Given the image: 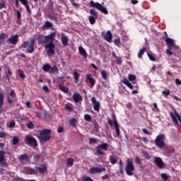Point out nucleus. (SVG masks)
<instances>
[{
	"mask_svg": "<svg viewBox=\"0 0 181 181\" xmlns=\"http://www.w3.org/2000/svg\"><path fill=\"white\" fill-rule=\"evenodd\" d=\"M21 47L26 49L27 53H33L35 52V39H32L30 42H24L21 45Z\"/></svg>",
	"mask_w": 181,
	"mask_h": 181,
	"instance_id": "f257e3e1",
	"label": "nucleus"
},
{
	"mask_svg": "<svg viewBox=\"0 0 181 181\" xmlns=\"http://www.w3.org/2000/svg\"><path fill=\"white\" fill-rule=\"evenodd\" d=\"M38 139L40 142H47V141H49L50 139V129H45L40 131Z\"/></svg>",
	"mask_w": 181,
	"mask_h": 181,
	"instance_id": "f03ea898",
	"label": "nucleus"
},
{
	"mask_svg": "<svg viewBox=\"0 0 181 181\" xmlns=\"http://www.w3.org/2000/svg\"><path fill=\"white\" fill-rule=\"evenodd\" d=\"M124 170L127 176L134 175V170H135V167L134 166V163L132 162V160L128 159L127 160V165L124 168Z\"/></svg>",
	"mask_w": 181,
	"mask_h": 181,
	"instance_id": "7ed1b4c3",
	"label": "nucleus"
},
{
	"mask_svg": "<svg viewBox=\"0 0 181 181\" xmlns=\"http://www.w3.org/2000/svg\"><path fill=\"white\" fill-rule=\"evenodd\" d=\"M24 141L27 145H29V146H32V148H36V146H37V141H36L35 137L30 135H26Z\"/></svg>",
	"mask_w": 181,
	"mask_h": 181,
	"instance_id": "20e7f679",
	"label": "nucleus"
},
{
	"mask_svg": "<svg viewBox=\"0 0 181 181\" xmlns=\"http://www.w3.org/2000/svg\"><path fill=\"white\" fill-rule=\"evenodd\" d=\"M90 5L92 8H96V9H98V11L103 12V13H105V15H108V10H107V8L103 6V5L100 4V3H94V1L91 0L90 1Z\"/></svg>",
	"mask_w": 181,
	"mask_h": 181,
	"instance_id": "39448f33",
	"label": "nucleus"
},
{
	"mask_svg": "<svg viewBox=\"0 0 181 181\" xmlns=\"http://www.w3.org/2000/svg\"><path fill=\"white\" fill-rule=\"evenodd\" d=\"M155 144L158 148H160V149H162V148L165 147V134H160L158 135L156 140Z\"/></svg>",
	"mask_w": 181,
	"mask_h": 181,
	"instance_id": "423d86ee",
	"label": "nucleus"
},
{
	"mask_svg": "<svg viewBox=\"0 0 181 181\" xmlns=\"http://www.w3.org/2000/svg\"><path fill=\"white\" fill-rule=\"evenodd\" d=\"M54 47H56V46L54 45V44H53V42H50L49 44H47L45 46L47 56L52 57V56L54 54Z\"/></svg>",
	"mask_w": 181,
	"mask_h": 181,
	"instance_id": "0eeeda50",
	"label": "nucleus"
},
{
	"mask_svg": "<svg viewBox=\"0 0 181 181\" xmlns=\"http://www.w3.org/2000/svg\"><path fill=\"white\" fill-rule=\"evenodd\" d=\"M102 36L103 37V39L106 40V42H108L109 43L112 42V33H111L110 30H108L107 32H103Z\"/></svg>",
	"mask_w": 181,
	"mask_h": 181,
	"instance_id": "6e6552de",
	"label": "nucleus"
},
{
	"mask_svg": "<svg viewBox=\"0 0 181 181\" xmlns=\"http://www.w3.org/2000/svg\"><path fill=\"white\" fill-rule=\"evenodd\" d=\"M105 170H107L105 168L93 167L89 170V173H90V175H94L95 173H101L103 172H105Z\"/></svg>",
	"mask_w": 181,
	"mask_h": 181,
	"instance_id": "1a4fd4ad",
	"label": "nucleus"
},
{
	"mask_svg": "<svg viewBox=\"0 0 181 181\" xmlns=\"http://www.w3.org/2000/svg\"><path fill=\"white\" fill-rule=\"evenodd\" d=\"M154 163H156V166L159 168V169H165L166 165L163 163L162 159H154Z\"/></svg>",
	"mask_w": 181,
	"mask_h": 181,
	"instance_id": "9d476101",
	"label": "nucleus"
},
{
	"mask_svg": "<svg viewBox=\"0 0 181 181\" xmlns=\"http://www.w3.org/2000/svg\"><path fill=\"white\" fill-rule=\"evenodd\" d=\"M92 104L93 105V109L98 112H100V102L97 101L95 97L91 98Z\"/></svg>",
	"mask_w": 181,
	"mask_h": 181,
	"instance_id": "9b49d317",
	"label": "nucleus"
},
{
	"mask_svg": "<svg viewBox=\"0 0 181 181\" xmlns=\"http://www.w3.org/2000/svg\"><path fill=\"white\" fill-rule=\"evenodd\" d=\"M19 35H14L10 37V39H8V43L9 45H16L18 42H19Z\"/></svg>",
	"mask_w": 181,
	"mask_h": 181,
	"instance_id": "f8f14e48",
	"label": "nucleus"
},
{
	"mask_svg": "<svg viewBox=\"0 0 181 181\" xmlns=\"http://www.w3.org/2000/svg\"><path fill=\"white\" fill-rule=\"evenodd\" d=\"M165 42L168 49H173V47L175 46V40L167 37L165 38Z\"/></svg>",
	"mask_w": 181,
	"mask_h": 181,
	"instance_id": "ddd939ff",
	"label": "nucleus"
},
{
	"mask_svg": "<svg viewBox=\"0 0 181 181\" xmlns=\"http://www.w3.org/2000/svg\"><path fill=\"white\" fill-rule=\"evenodd\" d=\"M72 98H73L74 103H76L83 101V97L81 96V95H80V93H78L77 92L74 93Z\"/></svg>",
	"mask_w": 181,
	"mask_h": 181,
	"instance_id": "4468645a",
	"label": "nucleus"
},
{
	"mask_svg": "<svg viewBox=\"0 0 181 181\" xmlns=\"http://www.w3.org/2000/svg\"><path fill=\"white\" fill-rule=\"evenodd\" d=\"M46 40H47V43H50V42H53V40H54V38L56 37V32L54 33H51L49 35H46Z\"/></svg>",
	"mask_w": 181,
	"mask_h": 181,
	"instance_id": "2eb2a0df",
	"label": "nucleus"
},
{
	"mask_svg": "<svg viewBox=\"0 0 181 181\" xmlns=\"http://www.w3.org/2000/svg\"><path fill=\"white\" fill-rule=\"evenodd\" d=\"M35 169L37 170H38V172L40 173H42L43 174V173H45L47 170V166L46 165V164H44V165H41V167L36 166Z\"/></svg>",
	"mask_w": 181,
	"mask_h": 181,
	"instance_id": "dca6fc26",
	"label": "nucleus"
},
{
	"mask_svg": "<svg viewBox=\"0 0 181 181\" xmlns=\"http://www.w3.org/2000/svg\"><path fill=\"white\" fill-rule=\"evenodd\" d=\"M122 83H123V84L127 86V87H129L130 88V90H134V86H132V83H131L129 82V81L128 79H127L126 78H124L122 80Z\"/></svg>",
	"mask_w": 181,
	"mask_h": 181,
	"instance_id": "f3484780",
	"label": "nucleus"
},
{
	"mask_svg": "<svg viewBox=\"0 0 181 181\" xmlns=\"http://www.w3.org/2000/svg\"><path fill=\"white\" fill-rule=\"evenodd\" d=\"M78 52L79 54L83 56V59H87V52H86V49L83 47H78Z\"/></svg>",
	"mask_w": 181,
	"mask_h": 181,
	"instance_id": "a211bd4d",
	"label": "nucleus"
},
{
	"mask_svg": "<svg viewBox=\"0 0 181 181\" xmlns=\"http://www.w3.org/2000/svg\"><path fill=\"white\" fill-rule=\"evenodd\" d=\"M61 40H62V45L64 46H67V45H69V37H67V36L64 35V34H63L62 35Z\"/></svg>",
	"mask_w": 181,
	"mask_h": 181,
	"instance_id": "6ab92c4d",
	"label": "nucleus"
},
{
	"mask_svg": "<svg viewBox=\"0 0 181 181\" xmlns=\"http://www.w3.org/2000/svg\"><path fill=\"white\" fill-rule=\"evenodd\" d=\"M87 79L90 81L92 87H94V84H95V80L93 78L91 74L86 75Z\"/></svg>",
	"mask_w": 181,
	"mask_h": 181,
	"instance_id": "aec40b11",
	"label": "nucleus"
},
{
	"mask_svg": "<svg viewBox=\"0 0 181 181\" xmlns=\"http://www.w3.org/2000/svg\"><path fill=\"white\" fill-rule=\"evenodd\" d=\"M37 41L39 42V43H47L46 36L45 35L38 36Z\"/></svg>",
	"mask_w": 181,
	"mask_h": 181,
	"instance_id": "412c9836",
	"label": "nucleus"
},
{
	"mask_svg": "<svg viewBox=\"0 0 181 181\" xmlns=\"http://www.w3.org/2000/svg\"><path fill=\"white\" fill-rule=\"evenodd\" d=\"M5 39H6V35L4 32L0 33V45H2L5 42Z\"/></svg>",
	"mask_w": 181,
	"mask_h": 181,
	"instance_id": "4be33fe9",
	"label": "nucleus"
},
{
	"mask_svg": "<svg viewBox=\"0 0 181 181\" xmlns=\"http://www.w3.org/2000/svg\"><path fill=\"white\" fill-rule=\"evenodd\" d=\"M2 107H4V93H0V114L2 112Z\"/></svg>",
	"mask_w": 181,
	"mask_h": 181,
	"instance_id": "5701e85b",
	"label": "nucleus"
},
{
	"mask_svg": "<svg viewBox=\"0 0 181 181\" xmlns=\"http://www.w3.org/2000/svg\"><path fill=\"white\" fill-rule=\"evenodd\" d=\"M119 173L121 175H124V163H122V160L119 161Z\"/></svg>",
	"mask_w": 181,
	"mask_h": 181,
	"instance_id": "b1692460",
	"label": "nucleus"
},
{
	"mask_svg": "<svg viewBox=\"0 0 181 181\" xmlns=\"http://www.w3.org/2000/svg\"><path fill=\"white\" fill-rule=\"evenodd\" d=\"M57 71H59V68H57V66H51V69H49L50 74H54V73H57Z\"/></svg>",
	"mask_w": 181,
	"mask_h": 181,
	"instance_id": "393cba45",
	"label": "nucleus"
},
{
	"mask_svg": "<svg viewBox=\"0 0 181 181\" xmlns=\"http://www.w3.org/2000/svg\"><path fill=\"white\" fill-rule=\"evenodd\" d=\"M80 77V74L78 73L77 71H74V78L75 81V83L77 84L78 83V78Z\"/></svg>",
	"mask_w": 181,
	"mask_h": 181,
	"instance_id": "a878e982",
	"label": "nucleus"
},
{
	"mask_svg": "<svg viewBox=\"0 0 181 181\" xmlns=\"http://www.w3.org/2000/svg\"><path fill=\"white\" fill-rule=\"evenodd\" d=\"M98 148L102 149L103 151H107L108 149V144H107V143H103L98 146Z\"/></svg>",
	"mask_w": 181,
	"mask_h": 181,
	"instance_id": "bb28decb",
	"label": "nucleus"
},
{
	"mask_svg": "<svg viewBox=\"0 0 181 181\" xmlns=\"http://www.w3.org/2000/svg\"><path fill=\"white\" fill-rule=\"evenodd\" d=\"M52 26H53V24L50 23V21H46L42 28L43 29H49V28H52Z\"/></svg>",
	"mask_w": 181,
	"mask_h": 181,
	"instance_id": "cd10ccee",
	"label": "nucleus"
},
{
	"mask_svg": "<svg viewBox=\"0 0 181 181\" xmlns=\"http://www.w3.org/2000/svg\"><path fill=\"white\" fill-rule=\"evenodd\" d=\"M0 165L2 168H8V163H6L5 159H0Z\"/></svg>",
	"mask_w": 181,
	"mask_h": 181,
	"instance_id": "c85d7f7f",
	"label": "nucleus"
},
{
	"mask_svg": "<svg viewBox=\"0 0 181 181\" xmlns=\"http://www.w3.org/2000/svg\"><path fill=\"white\" fill-rule=\"evenodd\" d=\"M69 124H70L71 127H74V128H76V126L77 125V120L75 118L71 119L69 121Z\"/></svg>",
	"mask_w": 181,
	"mask_h": 181,
	"instance_id": "c756f323",
	"label": "nucleus"
},
{
	"mask_svg": "<svg viewBox=\"0 0 181 181\" xmlns=\"http://www.w3.org/2000/svg\"><path fill=\"white\" fill-rule=\"evenodd\" d=\"M95 18H97V17H94L93 16H88V21H89V23H90V25H94V23H95Z\"/></svg>",
	"mask_w": 181,
	"mask_h": 181,
	"instance_id": "7c9ffc66",
	"label": "nucleus"
},
{
	"mask_svg": "<svg viewBox=\"0 0 181 181\" xmlns=\"http://www.w3.org/2000/svg\"><path fill=\"white\" fill-rule=\"evenodd\" d=\"M167 153H173L175 152V148L169 146L165 148Z\"/></svg>",
	"mask_w": 181,
	"mask_h": 181,
	"instance_id": "2f4dec72",
	"label": "nucleus"
},
{
	"mask_svg": "<svg viewBox=\"0 0 181 181\" xmlns=\"http://www.w3.org/2000/svg\"><path fill=\"white\" fill-rule=\"evenodd\" d=\"M50 69H51V66L49 64H45L42 66V70L43 71L47 72V71H50Z\"/></svg>",
	"mask_w": 181,
	"mask_h": 181,
	"instance_id": "473e14b6",
	"label": "nucleus"
},
{
	"mask_svg": "<svg viewBox=\"0 0 181 181\" xmlns=\"http://www.w3.org/2000/svg\"><path fill=\"white\" fill-rule=\"evenodd\" d=\"M145 50H146V47H143L141 49H140L139 52L138 53L139 59H142V55L144 53H145Z\"/></svg>",
	"mask_w": 181,
	"mask_h": 181,
	"instance_id": "72a5a7b5",
	"label": "nucleus"
},
{
	"mask_svg": "<svg viewBox=\"0 0 181 181\" xmlns=\"http://www.w3.org/2000/svg\"><path fill=\"white\" fill-rule=\"evenodd\" d=\"M59 90L61 91H63V93H69V88L63 86L62 85L59 86Z\"/></svg>",
	"mask_w": 181,
	"mask_h": 181,
	"instance_id": "f704fd0d",
	"label": "nucleus"
},
{
	"mask_svg": "<svg viewBox=\"0 0 181 181\" xmlns=\"http://www.w3.org/2000/svg\"><path fill=\"white\" fill-rule=\"evenodd\" d=\"M160 177L163 181H167L168 179H169V175H168L166 173H161Z\"/></svg>",
	"mask_w": 181,
	"mask_h": 181,
	"instance_id": "c9c22d12",
	"label": "nucleus"
},
{
	"mask_svg": "<svg viewBox=\"0 0 181 181\" xmlns=\"http://www.w3.org/2000/svg\"><path fill=\"white\" fill-rule=\"evenodd\" d=\"M128 78L129 81H135V80H136V76L133 74H129Z\"/></svg>",
	"mask_w": 181,
	"mask_h": 181,
	"instance_id": "e433bc0d",
	"label": "nucleus"
},
{
	"mask_svg": "<svg viewBox=\"0 0 181 181\" xmlns=\"http://www.w3.org/2000/svg\"><path fill=\"white\" fill-rule=\"evenodd\" d=\"M90 13L91 14L90 16H94L95 18H98V15L97 13V11H95V10L94 9H91L90 10Z\"/></svg>",
	"mask_w": 181,
	"mask_h": 181,
	"instance_id": "4c0bfd02",
	"label": "nucleus"
},
{
	"mask_svg": "<svg viewBox=\"0 0 181 181\" xmlns=\"http://www.w3.org/2000/svg\"><path fill=\"white\" fill-rule=\"evenodd\" d=\"M115 130L118 138H119V125L117 124H115Z\"/></svg>",
	"mask_w": 181,
	"mask_h": 181,
	"instance_id": "58836bf2",
	"label": "nucleus"
},
{
	"mask_svg": "<svg viewBox=\"0 0 181 181\" xmlns=\"http://www.w3.org/2000/svg\"><path fill=\"white\" fill-rule=\"evenodd\" d=\"M18 75H19V76L21 77V78H25V77H26V76H25V74L23 73V71L19 69V70L18 71Z\"/></svg>",
	"mask_w": 181,
	"mask_h": 181,
	"instance_id": "ea45409f",
	"label": "nucleus"
},
{
	"mask_svg": "<svg viewBox=\"0 0 181 181\" xmlns=\"http://www.w3.org/2000/svg\"><path fill=\"white\" fill-rule=\"evenodd\" d=\"M100 74H101L102 78H104V80H107V72L104 70H102L100 71Z\"/></svg>",
	"mask_w": 181,
	"mask_h": 181,
	"instance_id": "a19ab883",
	"label": "nucleus"
},
{
	"mask_svg": "<svg viewBox=\"0 0 181 181\" xmlns=\"http://www.w3.org/2000/svg\"><path fill=\"white\" fill-rule=\"evenodd\" d=\"M67 166H73L74 165V161H73V159H68L66 161Z\"/></svg>",
	"mask_w": 181,
	"mask_h": 181,
	"instance_id": "79ce46f5",
	"label": "nucleus"
},
{
	"mask_svg": "<svg viewBox=\"0 0 181 181\" xmlns=\"http://www.w3.org/2000/svg\"><path fill=\"white\" fill-rule=\"evenodd\" d=\"M84 119L86 121H88V122H90V121H91V115H88V114H86L84 115Z\"/></svg>",
	"mask_w": 181,
	"mask_h": 181,
	"instance_id": "37998d69",
	"label": "nucleus"
},
{
	"mask_svg": "<svg viewBox=\"0 0 181 181\" xmlns=\"http://www.w3.org/2000/svg\"><path fill=\"white\" fill-rule=\"evenodd\" d=\"M30 175H37V172L36 171V170L33 169V168H30L28 170Z\"/></svg>",
	"mask_w": 181,
	"mask_h": 181,
	"instance_id": "c03bdc74",
	"label": "nucleus"
},
{
	"mask_svg": "<svg viewBox=\"0 0 181 181\" xmlns=\"http://www.w3.org/2000/svg\"><path fill=\"white\" fill-rule=\"evenodd\" d=\"M114 43L118 47H119V46H121V40L119 39H115L114 41Z\"/></svg>",
	"mask_w": 181,
	"mask_h": 181,
	"instance_id": "a18cd8bd",
	"label": "nucleus"
},
{
	"mask_svg": "<svg viewBox=\"0 0 181 181\" xmlns=\"http://www.w3.org/2000/svg\"><path fill=\"white\" fill-rule=\"evenodd\" d=\"M82 181H94V180L90 177L84 176L82 177Z\"/></svg>",
	"mask_w": 181,
	"mask_h": 181,
	"instance_id": "49530a36",
	"label": "nucleus"
},
{
	"mask_svg": "<svg viewBox=\"0 0 181 181\" xmlns=\"http://www.w3.org/2000/svg\"><path fill=\"white\" fill-rule=\"evenodd\" d=\"M98 141V139H94V138H90L89 139V144H97Z\"/></svg>",
	"mask_w": 181,
	"mask_h": 181,
	"instance_id": "de8ad7c7",
	"label": "nucleus"
},
{
	"mask_svg": "<svg viewBox=\"0 0 181 181\" xmlns=\"http://www.w3.org/2000/svg\"><path fill=\"white\" fill-rule=\"evenodd\" d=\"M19 144V139L18 137H14L13 139V145H18Z\"/></svg>",
	"mask_w": 181,
	"mask_h": 181,
	"instance_id": "09e8293b",
	"label": "nucleus"
},
{
	"mask_svg": "<svg viewBox=\"0 0 181 181\" xmlns=\"http://www.w3.org/2000/svg\"><path fill=\"white\" fill-rule=\"evenodd\" d=\"M172 49L173 48L168 47V49H166V53L168 56H172V54H173V53L172 52Z\"/></svg>",
	"mask_w": 181,
	"mask_h": 181,
	"instance_id": "8fccbe9b",
	"label": "nucleus"
},
{
	"mask_svg": "<svg viewBox=\"0 0 181 181\" xmlns=\"http://www.w3.org/2000/svg\"><path fill=\"white\" fill-rule=\"evenodd\" d=\"M112 118L113 119V122L115 125L118 124V122H117V117L115 116V114H112Z\"/></svg>",
	"mask_w": 181,
	"mask_h": 181,
	"instance_id": "3c124183",
	"label": "nucleus"
},
{
	"mask_svg": "<svg viewBox=\"0 0 181 181\" xmlns=\"http://www.w3.org/2000/svg\"><path fill=\"white\" fill-rule=\"evenodd\" d=\"M28 128H29V129H33L34 128V125H33V122H28V124H27Z\"/></svg>",
	"mask_w": 181,
	"mask_h": 181,
	"instance_id": "603ef678",
	"label": "nucleus"
},
{
	"mask_svg": "<svg viewBox=\"0 0 181 181\" xmlns=\"http://www.w3.org/2000/svg\"><path fill=\"white\" fill-rule=\"evenodd\" d=\"M19 159H29L28 154H23L20 156Z\"/></svg>",
	"mask_w": 181,
	"mask_h": 181,
	"instance_id": "864d4df0",
	"label": "nucleus"
},
{
	"mask_svg": "<svg viewBox=\"0 0 181 181\" xmlns=\"http://www.w3.org/2000/svg\"><path fill=\"white\" fill-rule=\"evenodd\" d=\"M148 57L151 62H156V59H155V57H153L152 54L148 53Z\"/></svg>",
	"mask_w": 181,
	"mask_h": 181,
	"instance_id": "5fc2aeb1",
	"label": "nucleus"
},
{
	"mask_svg": "<svg viewBox=\"0 0 181 181\" xmlns=\"http://www.w3.org/2000/svg\"><path fill=\"white\" fill-rule=\"evenodd\" d=\"M107 123L110 126L114 127V122L110 117H107Z\"/></svg>",
	"mask_w": 181,
	"mask_h": 181,
	"instance_id": "6e6d98bb",
	"label": "nucleus"
},
{
	"mask_svg": "<svg viewBox=\"0 0 181 181\" xmlns=\"http://www.w3.org/2000/svg\"><path fill=\"white\" fill-rule=\"evenodd\" d=\"M97 153L98 155H104V152H103V149L97 148Z\"/></svg>",
	"mask_w": 181,
	"mask_h": 181,
	"instance_id": "4d7b16f0",
	"label": "nucleus"
},
{
	"mask_svg": "<svg viewBox=\"0 0 181 181\" xmlns=\"http://www.w3.org/2000/svg\"><path fill=\"white\" fill-rule=\"evenodd\" d=\"M65 108L66 110H68V111H71L73 110V106L71 105H66Z\"/></svg>",
	"mask_w": 181,
	"mask_h": 181,
	"instance_id": "13d9d810",
	"label": "nucleus"
},
{
	"mask_svg": "<svg viewBox=\"0 0 181 181\" xmlns=\"http://www.w3.org/2000/svg\"><path fill=\"white\" fill-rule=\"evenodd\" d=\"M71 4H72L73 6H74V8H76V9H78V8H80V4H76L74 1H73Z\"/></svg>",
	"mask_w": 181,
	"mask_h": 181,
	"instance_id": "bf43d9fd",
	"label": "nucleus"
},
{
	"mask_svg": "<svg viewBox=\"0 0 181 181\" xmlns=\"http://www.w3.org/2000/svg\"><path fill=\"white\" fill-rule=\"evenodd\" d=\"M5 156V151H0V159H4Z\"/></svg>",
	"mask_w": 181,
	"mask_h": 181,
	"instance_id": "052dcab7",
	"label": "nucleus"
},
{
	"mask_svg": "<svg viewBox=\"0 0 181 181\" xmlns=\"http://www.w3.org/2000/svg\"><path fill=\"white\" fill-rule=\"evenodd\" d=\"M162 94H163L164 95H169V94H170V91L169 90H163Z\"/></svg>",
	"mask_w": 181,
	"mask_h": 181,
	"instance_id": "680f3d73",
	"label": "nucleus"
},
{
	"mask_svg": "<svg viewBox=\"0 0 181 181\" xmlns=\"http://www.w3.org/2000/svg\"><path fill=\"white\" fill-rule=\"evenodd\" d=\"M44 117H45V118H46V119H50V115H49V113H47V112H46L44 114Z\"/></svg>",
	"mask_w": 181,
	"mask_h": 181,
	"instance_id": "e2e57ef3",
	"label": "nucleus"
},
{
	"mask_svg": "<svg viewBox=\"0 0 181 181\" xmlns=\"http://www.w3.org/2000/svg\"><path fill=\"white\" fill-rule=\"evenodd\" d=\"M20 2H21V4L23 5H24V6H26V5H28V0H19Z\"/></svg>",
	"mask_w": 181,
	"mask_h": 181,
	"instance_id": "0e129e2a",
	"label": "nucleus"
},
{
	"mask_svg": "<svg viewBox=\"0 0 181 181\" xmlns=\"http://www.w3.org/2000/svg\"><path fill=\"white\" fill-rule=\"evenodd\" d=\"M15 125H16V122H15V121H13L8 125V128H13V127H15Z\"/></svg>",
	"mask_w": 181,
	"mask_h": 181,
	"instance_id": "69168bd1",
	"label": "nucleus"
},
{
	"mask_svg": "<svg viewBox=\"0 0 181 181\" xmlns=\"http://www.w3.org/2000/svg\"><path fill=\"white\" fill-rule=\"evenodd\" d=\"M141 140L143 141V142H144V144H146V145L149 142L146 137L141 138Z\"/></svg>",
	"mask_w": 181,
	"mask_h": 181,
	"instance_id": "338daca9",
	"label": "nucleus"
},
{
	"mask_svg": "<svg viewBox=\"0 0 181 181\" xmlns=\"http://www.w3.org/2000/svg\"><path fill=\"white\" fill-rule=\"evenodd\" d=\"M9 95L10 97H12V98L15 97L16 95V94L15 93V90H11L9 93Z\"/></svg>",
	"mask_w": 181,
	"mask_h": 181,
	"instance_id": "774afa93",
	"label": "nucleus"
}]
</instances>
